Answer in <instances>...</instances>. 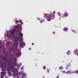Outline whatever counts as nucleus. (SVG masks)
<instances>
[{
	"label": "nucleus",
	"mask_w": 78,
	"mask_h": 78,
	"mask_svg": "<svg viewBox=\"0 0 78 78\" xmlns=\"http://www.w3.org/2000/svg\"><path fill=\"white\" fill-rule=\"evenodd\" d=\"M19 28L17 27V26H16V28L14 29H13L12 30H11L10 31H7L6 32L8 33L7 35L12 34V35H13V37H14V33L15 32H18L19 31Z\"/></svg>",
	"instance_id": "nucleus-1"
},
{
	"label": "nucleus",
	"mask_w": 78,
	"mask_h": 78,
	"mask_svg": "<svg viewBox=\"0 0 78 78\" xmlns=\"http://www.w3.org/2000/svg\"><path fill=\"white\" fill-rule=\"evenodd\" d=\"M45 16H46V18L48 19L47 20L48 21H50L51 20V19H54L55 18V16L54 15H53L52 13H51L50 14H49V15H47L46 14H44Z\"/></svg>",
	"instance_id": "nucleus-2"
},
{
	"label": "nucleus",
	"mask_w": 78,
	"mask_h": 78,
	"mask_svg": "<svg viewBox=\"0 0 78 78\" xmlns=\"http://www.w3.org/2000/svg\"><path fill=\"white\" fill-rule=\"evenodd\" d=\"M12 64H12L11 62H9L8 65L10 68H13L14 66H16L17 67H18V66H19V65H18L17 63L14 64V65H12Z\"/></svg>",
	"instance_id": "nucleus-3"
},
{
	"label": "nucleus",
	"mask_w": 78,
	"mask_h": 78,
	"mask_svg": "<svg viewBox=\"0 0 78 78\" xmlns=\"http://www.w3.org/2000/svg\"><path fill=\"white\" fill-rule=\"evenodd\" d=\"M13 45L16 49H17V46H18V41L16 40L13 43Z\"/></svg>",
	"instance_id": "nucleus-4"
},
{
	"label": "nucleus",
	"mask_w": 78,
	"mask_h": 78,
	"mask_svg": "<svg viewBox=\"0 0 78 78\" xmlns=\"http://www.w3.org/2000/svg\"><path fill=\"white\" fill-rule=\"evenodd\" d=\"M0 59L1 60H3V62H6L7 60H6V58L3 57V56H0Z\"/></svg>",
	"instance_id": "nucleus-5"
},
{
	"label": "nucleus",
	"mask_w": 78,
	"mask_h": 78,
	"mask_svg": "<svg viewBox=\"0 0 78 78\" xmlns=\"http://www.w3.org/2000/svg\"><path fill=\"white\" fill-rule=\"evenodd\" d=\"M16 58H18V57H19V56H20L21 55V52L19 51L18 52H16Z\"/></svg>",
	"instance_id": "nucleus-6"
},
{
	"label": "nucleus",
	"mask_w": 78,
	"mask_h": 78,
	"mask_svg": "<svg viewBox=\"0 0 78 78\" xmlns=\"http://www.w3.org/2000/svg\"><path fill=\"white\" fill-rule=\"evenodd\" d=\"M9 51H8V53H11V51L12 52H13V53H15L16 51V49H13L12 50L11 49H9Z\"/></svg>",
	"instance_id": "nucleus-7"
},
{
	"label": "nucleus",
	"mask_w": 78,
	"mask_h": 78,
	"mask_svg": "<svg viewBox=\"0 0 78 78\" xmlns=\"http://www.w3.org/2000/svg\"><path fill=\"white\" fill-rule=\"evenodd\" d=\"M20 45V46L21 47V48H23V47L25 46V43L23 42V43H21Z\"/></svg>",
	"instance_id": "nucleus-8"
},
{
	"label": "nucleus",
	"mask_w": 78,
	"mask_h": 78,
	"mask_svg": "<svg viewBox=\"0 0 78 78\" xmlns=\"http://www.w3.org/2000/svg\"><path fill=\"white\" fill-rule=\"evenodd\" d=\"M69 30V28L67 27H64L63 29V31H66V32L67 31H68V30Z\"/></svg>",
	"instance_id": "nucleus-9"
},
{
	"label": "nucleus",
	"mask_w": 78,
	"mask_h": 78,
	"mask_svg": "<svg viewBox=\"0 0 78 78\" xmlns=\"http://www.w3.org/2000/svg\"><path fill=\"white\" fill-rule=\"evenodd\" d=\"M65 16V17H67V16H68V14H67V12L65 13L64 15H63L62 16V17H63V16Z\"/></svg>",
	"instance_id": "nucleus-10"
},
{
	"label": "nucleus",
	"mask_w": 78,
	"mask_h": 78,
	"mask_svg": "<svg viewBox=\"0 0 78 78\" xmlns=\"http://www.w3.org/2000/svg\"><path fill=\"white\" fill-rule=\"evenodd\" d=\"M2 71L3 72V71H5V66H3L2 68Z\"/></svg>",
	"instance_id": "nucleus-11"
},
{
	"label": "nucleus",
	"mask_w": 78,
	"mask_h": 78,
	"mask_svg": "<svg viewBox=\"0 0 78 78\" xmlns=\"http://www.w3.org/2000/svg\"><path fill=\"white\" fill-rule=\"evenodd\" d=\"M77 51H78V49H76L74 51V54H76V53H77Z\"/></svg>",
	"instance_id": "nucleus-12"
},
{
	"label": "nucleus",
	"mask_w": 78,
	"mask_h": 78,
	"mask_svg": "<svg viewBox=\"0 0 78 78\" xmlns=\"http://www.w3.org/2000/svg\"><path fill=\"white\" fill-rule=\"evenodd\" d=\"M20 38H22L23 37V34L21 33L20 34Z\"/></svg>",
	"instance_id": "nucleus-13"
},
{
	"label": "nucleus",
	"mask_w": 78,
	"mask_h": 78,
	"mask_svg": "<svg viewBox=\"0 0 78 78\" xmlns=\"http://www.w3.org/2000/svg\"><path fill=\"white\" fill-rule=\"evenodd\" d=\"M70 51L69 50H68V51L67 52V53L68 55H70Z\"/></svg>",
	"instance_id": "nucleus-14"
},
{
	"label": "nucleus",
	"mask_w": 78,
	"mask_h": 78,
	"mask_svg": "<svg viewBox=\"0 0 78 78\" xmlns=\"http://www.w3.org/2000/svg\"><path fill=\"white\" fill-rule=\"evenodd\" d=\"M44 21H45V20H41L40 21V23H42L43 22H44Z\"/></svg>",
	"instance_id": "nucleus-15"
},
{
	"label": "nucleus",
	"mask_w": 78,
	"mask_h": 78,
	"mask_svg": "<svg viewBox=\"0 0 78 78\" xmlns=\"http://www.w3.org/2000/svg\"><path fill=\"white\" fill-rule=\"evenodd\" d=\"M6 43L7 44V45H9L10 43L9 42V41H8L6 42Z\"/></svg>",
	"instance_id": "nucleus-16"
},
{
	"label": "nucleus",
	"mask_w": 78,
	"mask_h": 78,
	"mask_svg": "<svg viewBox=\"0 0 78 78\" xmlns=\"http://www.w3.org/2000/svg\"><path fill=\"white\" fill-rule=\"evenodd\" d=\"M63 68H62V66H60L59 67V69H62Z\"/></svg>",
	"instance_id": "nucleus-17"
},
{
	"label": "nucleus",
	"mask_w": 78,
	"mask_h": 78,
	"mask_svg": "<svg viewBox=\"0 0 78 78\" xmlns=\"http://www.w3.org/2000/svg\"><path fill=\"white\" fill-rule=\"evenodd\" d=\"M58 14L59 16H61V13L60 12H58Z\"/></svg>",
	"instance_id": "nucleus-18"
},
{
	"label": "nucleus",
	"mask_w": 78,
	"mask_h": 78,
	"mask_svg": "<svg viewBox=\"0 0 78 78\" xmlns=\"http://www.w3.org/2000/svg\"><path fill=\"white\" fill-rule=\"evenodd\" d=\"M20 23H21L22 24H23V23H22V20H20Z\"/></svg>",
	"instance_id": "nucleus-19"
},
{
	"label": "nucleus",
	"mask_w": 78,
	"mask_h": 78,
	"mask_svg": "<svg viewBox=\"0 0 78 78\" xmlns=\"http://www.w3.org/2000/svg\"><path fill=\"white\" fill-rule=\"evenodd\" d=\"M18 22H19V21H18V20H16V23H18Z\"/></svg>",
	"instance_id": "nucleus-20"
},
{
	"label": "nucleus",
	"mask_w": 78,
	"mask_h": 78,
	"mask_svg": "<svg viewBox=\"0 0 78 78\" xmlns=\"http://www.w3.org/2000/svg\"><path fill=\"white\" fill-rule=\"evenodd\" d=\"M43 69H45V68H46V66H43Z\"/></svg>",
	"instance_id": "nucleus-21"
},
{
	"label": "nucleus",
	"mask_w": 78,
	"mask_h": 78,
	"mask_svg": "<svg viewBox=\"0 0 78 78\" xmlns=\"http://www.w3.org/2000/svg\"><path fill=\"white\" fill-rule=\"evenodd\" d=\"M70 71H68L67 72H66V73H70Z\"/></svg>",
	"instance_id": "nucleus-22"
},
{
	"label": "nucleus",
	"mask_w": 78,
	"mask_h": 78,
	"mask_svg": "<svg viewBox=\"0 0 78 78\" xmlns=\"http://www.w3.org/2000/svg\"><path fill=\"white\" fill-rule=\"evenodd\" d=\"M68 66H67L66 67V69H67V68L68 69V68H69V67H68Z\"/></svg>",
	"instance_id": "nucleus-23"
},
{
	"label": "nucleus",
	"mask_w": 78,
	"mask_h": 78,
	"mask_svg": "<svg viewBox=\"0 0 78 78\" xmlns=\"http://www.w3.org/2000/svg\"><path fill=\"white\" fill-rule=\"evenodd\" d=\"M76 73H77V74H78V70H77L76 71Z\"/></svg>",
	"instance_id": "nucleus-24"
},
{
	"label": "nucleus",
	"mask_w": 78,
	"mask_h": 78,
	"mask_svg": "<svg viewBox=\"0 0 78 78\" xmlns=\"http://www.w3.org/2000/svg\"><path fill=\"white\" fill-rule=\"evenodd\" d=\"M37 20H41V19H40V18H38Z\"/></svg>",
	"instance_id": "nucleus-25"
},
{
	"label": "nucleus",
	"mask_w": 78,
	"mask_h": 78,
	"mask_svg": "<svg viewBox=\"0 0 78 78\" xmlns=\"http://www.w3.org/2000/svg\"><path fill=\"white\" fill-rule=\"evenodd\" d=\"M71 31H73V32H74V33L75 32V30H72Z\"/></svg>",
	"instance_id": "nucleus-26"
},
{
	"label": "nucleus",
	"mask_w": 78,
	"mask_h": 78,
	"mask_svg": "<svg viewBox=\"0 0 78 78\" xmlns=\"http://www.w3.org/2000/svg\"><path fill=\"white\" fill-rule=\"evenodd\" d=\"M13 70H17V69H16L15 68L13 69Z\"/></svg>",
	"instance_id": "nucleus-27"
},
{
	"label": "nucleus",
	"mask_w": 78,
	"mask_h": 78,
	"mask_svg": "<svg viewBox=\"0 0 78 78\" xmlns=\"http://www.w3.org/2000/svg\"><path fill=\"white\" fill-rule=\"evenodd\" d=\"M47 72L48 73H49V70H48Z\"/></svg>",
	"instance_id": "nucleus-28"
},
{
	"label": "nucleus",
	"mask_w": 78,
	"mask_h": 78,
	"mask_svg": "<svg viewBox=\"0 0 78 78\" xmlns=\"http://www.w3.org/2000/svg\"><path fill=\"white\" fill-rule=\"evenodd\" d=\"M55 14V11H54L53 12V14Z\"/></svg>",
	"instance_id": "nucleus-29"
},
{
	"label": "nucleus",
	"mask_w": 78,
	"mask_h": 78,
	"mask_svg": "<svg viewBox=\"0 0 78 78\" xmlns=\"http://www.w3.org/2000/svg\"><path fill=\"white\" fill-rule=\"evenodd\" d=\"M76 55H77V56H78V53H77Z\"/></svg>",
	"instance_id": "nucleus-30"
},
{
	"label": "nucleus",
	"mask_w": 78,
	"mask_h": 78,
	"mask_svg": "<svg viewBox=\"0 0 78 78\" xmlns=\"http://www.w3.org/2000/svg\"><path fill=\"white\" fill-rule=\"evenodd\" d=\"M23 67H22V68H21V69H23Z\"/></svg>",
	"instance_id": "nucleus-31"
},
{
	"label": "nucleus",
	"mask_w": 78,
	"mask_h": 78,
	"mask_svg": "<svg viewBox=\"0 0 78 78\" xmlns=\"http://www.w3.org/2000/svg\"><path fill=\"white\" fill-rule=\"evenodd\" d=\"M59 78V76H58L57 77V78Z\"/></svg>",
	"instance_id": "nucleus-32"
},
{
	"label": "nucleus",
	"mask_w": 78,
	"mask_h": 78,
	"mask_svg": "<svg viewBox=\"0 0 78 78\" xmlns=\"http://www.w3.org/2000/svg\"><path fill=\"white\" fill-rule=\"evenodd\" d=\"M15 71H16V70H14L13 71V72H15Z\"/></svg>",
	"instance_id": "nucleus-33"
},
{
	"label": "nucleus",
	"mask_w": 78,
	"mask_h": 78,
	"mask_svg": "<svg viewBox=\"0 0 78 78\" xmlns=\"http://www.w3.org/2000/svg\"><path fill=\"white\" fill-rule=\"evenodd\" d=\"M17 78H19V76H17Z\"/></svg>",
	"instance_id": "nucleus-34"
},
{
	"label": "nucleus",
	"mask_w": 78,
	"mask_h": 78,
	"mask_svg": "<svg viewBox=\"0 0 78 78\" xmlns=\"http://www.w3.org/2000/svg\"><path fill=\"white\" fill-rule=\"evenodd\" d=\"M31 48H29V50H31Z\"/></svg>",
	"instance_id": "nucleus-35"
},
{
	"label": "nucleus",
	"mask_w": 78,
	"mask_h": 78,
	"mask_svg": "<svg viewBox=\"0 0 78 78\" xmlns=\"http://www.w3.org/2000/svg\"><path fill=\"white\" fill-rule=\"evenodd\" d=\"M32 44L33 45H34V43H32Z\"/></svg>",
	"instance_id": "nucleus-36"
},
{
	"label": "nucleus",
	"mask_w": 78,
	"mask_h": 78,
	"mask_svg": "<svg viewBox=\"0 0 78 78\" xmlns=\"http://www.w3.org/2000/svg\"><path fill=\"white\" fill-rule=\"evenodd\" d=\"M17 69H18V68H17Z\"/></svg>",
	"instance_id": "nucleus-37"
},
{
	"label": "nucleus",
	"mask_w": 78,
	"mask_h": 78,
	"mask_svg": "<svg viewBox=\"0 0 78 78\" xmlns=\"http://www.w3.org/2000/svg\"><path fill=\"white\" fill-rule=\"evenodd\" d=\"M64 72H66V71H64Z\"/></svg>",
	"instance_id": "nucleus-38"
},
{
	"label": "nucleus",
	"mask_w": 78,
	"mask_h": 78,
	"mask_svg": "<svg viewBox=\"0 0 78 78\" xmlns=\"http://www.w3.org/2000/svg\"><path fill=\"white\" fill-rule=\"evenodd\" d=\"M43 78H44V77H43Z\"/></svg>",
	"instance_id": "nucleus-39"
},
{
	"label": "nucleus",
	"mask_w": 78,
	"mask_h": 78,
	"mask_svg": "<svg viewBox=\"0 0 78 78\" xmlns=\"http://www.w3.org/2000/svg\"><path fill=\"white\" fill-rule=\"evenodd\" d=\"M0 42H1V41H0Z\"/></svg>",
	"instance_id": "nucleus-40"
},
{
	"label": "nucleus",
	"mask_w": 78,
	"mask_h": 78,
	"mask_svg": "<svg viewBox=\"0 0 78 78\" xmlns=\"http://www.w3.org/2000/svg\"><path fill=\"white\" fill-rule=\"evenodd\" d=\"M9 42H11V41H9Z\"/></svg>",
	"instance_id": "nucleus-41"
}]
</instances>
